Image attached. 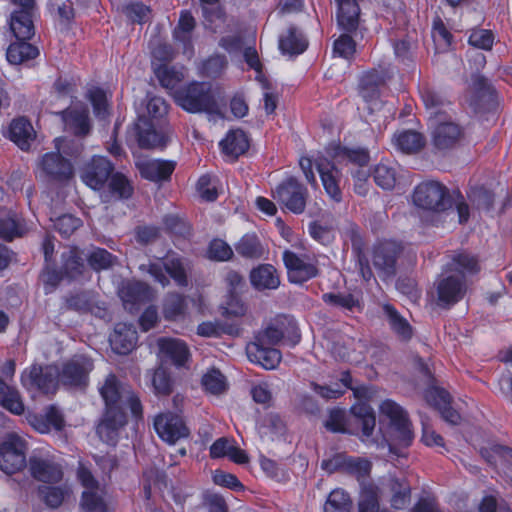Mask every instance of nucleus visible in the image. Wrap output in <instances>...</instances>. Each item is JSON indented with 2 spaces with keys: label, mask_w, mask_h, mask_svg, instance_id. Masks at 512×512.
Segmentation results:
<instances>
[{
  "label": "nucleus",
  "mask_w": 512,
  "mask_h": 512,
  "mask_svg": "<svg viewBox=\"0 0 512 512\" xmlns=\"http://www.w3.org/2000/svg\"><path fill=\"white\" fill-rule=\"evenodd\" d=\"M109 189L118 199H129L133 194V187L130 181L120 172L112 173Z\"/></svg>",
  "instance_id": "obj_55"
},
{
  "label": "nucleus",
  "mask_w": 512,
  "mask_h": 512,
  "mask_svg": "<svg viewBox=\"0 0 512 512\" xmlns=\"http://www.w3.org/2000/svg\"><path fill=\"white\" fill-rule=\"evenodd\" d=\"M154 428L159 437L170 444L189 435V429L183 419L171 412L158 415L154 420Z\"/></svg>",
  "instance_id": "obj_19"
},
{
  "label": "nucleus",
  "mask_w": 512,
  "mask_h": 512,
  "mask_svg": "<svg viewBox=\"0 0 512 512\" xmlns=\"http://www.w3.org/2000/svg\"><path fill=\"white\" fill-rule=\"evenodd\" d=\"M64 308L79 314H93L104 319L107 317V309L104 303L97 300L96 294L89 290H81L69 293L64 297Z\"/></svg>",
  "instance_id": "obj_17"
},
{
  "label": "nucleus",
  "mask_w": 512,
  "mask_h": 512,
  "mask_svg": "<svg viewBox=\"0 0 512 512\" xmlns=\"http://www.w3.org/2000/svg\"><path fill=\"white\" fill-rule=\"evenodd\" d=\"M352 501L349 495L341 490H333L324 505V512H350Z\"/></svg>",
  "instance_id": "obj_51"
},
{
  "label": "nucleus",
  "mask_w": 512,
  "mask_h": 512,
  "mask_svg": "<svg viewBox=\"0 0 512 512\" xmlns=\"http://www.w3.org/2000/svg\"><path fill=\"white\" fill-rule=\"evenodd\" d=\"M10 139L22 150H28L35 139V131L28 119L19 117L10 124Z\"/></svg>",
  "instance_id": "obj_36"
},
{
  "label": "nucleus",
  "mask_w": 512,
  "mask_h": 512,
  "mask_svg": "<svg viewBox=\"0 0 512 512\" xmlns=\"http://www.w3.org/2000/svg\"><path fill=\"white\" fill-rule=\"evenodd\" d=\"M324 427L333 433H347L345 411L342 409H332L324 421Z\"/></svg>",
  "instance_id": "obj_60"
},
{
  "label": "nucleus",
  "mask_w": 512,
  "mask_h": 512,
  "mask_svg": "<svg viewBox=\"0 0 512 512\" xmlns=\"http://www.w3.org/2000/svg\"><path fill=\"white\" fill-rule=\"evenodd\" d=\"M188 269V262L177 256L167 257L163 262H149L139 266L142 273L149 274L163 287L170 283L166 273L178 286L186 287L188 285Z\"/></svg>",
  "instance_id": "obj_5"
},
{
  "label": "nucleus",
  "mask_w": 512,
  "mask_h": 512,
  "mask_svg": "<svg viewBox=\"0 0 512 512\" xmlns=\"http://www.w3.org/2000/svg\"><path fill=\"white\" fill-rule=\"evenodd\" d=\"M209 258L216 261H228L234 253L228 243L221 239L211 241L208 249Z\"/></svg>",
  "instance_id": "obj_61"
},
{
  "label": "nucleus",
  "mask_w": 512,
  "mask_h": 512,
  "mask_svg": "<svg viewBox=\"0 0 512 512\" xmlns=\"http://www.w3.org/2000/svg\"><path fill=\"white\" fill-rule=\"evenodd\" d=\"M21 236V226L16 215L11 212H0V238L11 241Z\"/></svg>",
  "instance_id": "obj_52"
},
{
  "label": "nucleus",
  "mask_w": 512,
  "mask_h": 512,
  "mask_svg": "<svg viewBox=\"0 0 512 512\" xmlns=\"http://www.w3.org/2000/svg\"><path fill=\"white\" fill-rule=\"evenodd\" d=\"M431 143L438 152H444L456 148L464 139L463 128L445 117L432 120Z\"/></svg>",
  "instance_id": "obj_9"
},
{
  "label": "nucleus",
  "mask_w": 512,
  "mask_h": 512,
  "mask_svg": "<svg viewBox=\"0 0 512 512\" xmlns=\"http://www.w3.org/2000/svg\"><path fill=\"white\" fill-rule=\"evenodd\" d=\"M59 115L62 118L66 131L80 137H84L90 133L89 111L86 107L76 106L67 108L59 112Z\"/></svg>",
  "instance_id": "obj_23"
},
{
  "label": "nucleus",
  "mask_w": 512,
  "mask_h": 512,
  "mask_svg": "<svg viewBox=\"0 0 512 512\" xmlns=\"http://www.w3.org/2000/svg\"><path fill=\"white\" fill-rule=\"evenodd\" d=\"M325 152L333 162L327 158H317L316 167L326 193L336 202H340L342 199L339 187L340 171L335 164L351 162L359 166H366L370 160L369 152L364 148H347L336 143L329 144L325 148Z\"/></svg>",
  "instance_id": "obj_2"
},
{
  "label": "nucleus",
  "mask_w": 512,
  "mask_h": 512,
  "mask_svg": "<svg viewBox=\"0 0 512 512\" xmlns=\"http://www.w3.org/2000/svg\"><path fill=\"white\" fill-rule=\"evenodd\" d=\"M386 83L385 73L373 69L363 74L360 79L359 91L365 101L379 97L380 88Z\"/></svg>",
  "instance_id": "obj_39"
},
{
  "label": "nucleus",
  "mask_w": 512,
  "mask_h": 512,
  "mask_svg": "<svg viewBox=\"0 0 512 512\" xmlns=\"http://www.w3.org/2000/svg\"><path fill=\"white\" fill-rule=\"evenodd\" d=\"M472 88L473 95L470 99V105L476 112L490 110L494 107V89L487 78L481 75H473Z\"/></svg>",
  "instance_id": "obj_24"
},
{
  "label": "nucleus",
  "mask_w": 512,
  "mask_h": 512,
  "mask_svg": "<svg viewBox=\"0 0 512 512\" xmlns=\"http://www.w3.org/2000/svg\"><path fill=\"white\" fill-rule=\"evenodd\" d=\"M392 140L396 148L406 154L419 152L426 143L424 135L415 130L398 131Z\"/></svg>",
  "instance_id": "obj_41"
},
{
  "label": "nucleus",
  "mask_w": 512,
  "mask_h": 512,
  "mask_svg": "<svg viewBox=\"0 0 512 512\" xmlns=\"http://www.w3.org/2000/svg\"><path fill=\"white\" fill-rule=\"evenodd\" d=\"M251 285L258 291L274 290L280 285L276 268L270 264H260L250 272Z\"/></svg>",
  "instance_id": "obj_30"
},
{
  "label": "nucleus",
  "mask_w": 512,
  "mask_h": 512,
  "mask_svg": "<svg viewBox=\"0 0 512 512\" xmlns=\"http://www.w3.org/2000/svg\"><path fill=\"white\" fill-rule=\"evenodd\" d=\"M161 236V230L157 226L142 225L135 228V239L141 245L155 243Z\"/></svg>",
  "instance_id": "obj_63"
},
{
  "label": "nucleus",
  "mask_w": 512,
  "mask_h": 512,
  "mask_svg": "<svg viewBox=\"0 0 512 512\" xmlns=\"http://www.w3.org/2000/svg\"><path fill=\"white\" fill-rule=\"evenodd\" d=\"M88 265L94 271H101L111 268L116 261V257L104 248L94 247L86 255Z\"/></svg>",
  "instance_id": "obj_48"
},
{
  "label": "nucleus",
  "mask_w": 512,
  "mask_h": 512,
  "mask_svg": "<svg viewBox=\"0 0 512 512\" xmlns=\"http://www.w3.org/2000/svg\"><path fill=\"white\" fill-rule=\"evenodd\" d=\"M93 369L94 362L90 357L75 355L62 364L58 371V381L69 388L85 389Z\"/></svg>",
  "instance_id": "obj_7"
},
{
  "label": "nucleus",
  "mask_w": 512,
  "mask_h": 512,
  "mask_svg": "<svg viewBox=\"0 0 512 512\" xmlns=\"http://www.w3.org/2000/svg\"><path fill=\"white\" fill-rule=\"evenodd\" d=\"M402 253V246L395 241L379 243L373 253V264L384 277H392L396 274V263Z\"/></svg>",
  "instance_id": "obj_21"
},
{
  "label": "nucleus",
  "mask_w": 512,
  "mask_h": 512,
  "mask_svg": "<svg viewBox=\"0 0 512 512\" xmlns=\"http://www.w3.org/2000/svg\"><path fill=\"white\" fill-rule=\"evenodd\" d=\"M308 47V40L295 26H290L286 33L279 38V49L283 54L296 56L302 54Z\"/></svg>",
  "instance_id": "obj_33"
},
{
  "label": "nucleus",
  "mask_w": 512,
  "mask_h": 512,
  "mask_svg": "<svg viewBox=\"0 0 512 512\" xmlns=\"http://www.w3.org/2000/svg\"><path fill=\"white\" fill-rule=\"evenodd\" d=\"M81 225V219L72 214H63L53 220V227L63 237L71 236Z\"/></svg>",
  "instance_id": "obj_59"
},
{
  "label": "nucleus",
  "mask_w": 512,
  "mask_h": 512,
  "mask_svg": "<svg viewBox=\"0 0 512 512\" xmlns=\"http://www.w3.org/2000/svg\"><path fill=\"white\" fill-rule=\"evenodd\" d=\"M0 405L15 415H21L24 412L19 391L10 386L0 377Z\"/></svg>",
  "instance_id": "obj_44"
},
{
  "label": "nucleus",
  "mask_w": 512,
  "mask_h": 512,
  "mask_svg": "<svg viewBox=\"0 0 512 512\" xmlns=\"http://www.w3.org/2000/svg\"><path fill=\"white\" fill-rule=\"evenodd\" d=\"M81 506L85 512H106L103 499L95 491L83 492Z\"/></svg>",
  "instance_id": "obj_64"
},
{
  "label": "nucleus",
  "mask_w": 512,
  "mask_h": 512,
  "mask_svg": "<svg viewBox=\"0 0 512 512\" xmlns=\"http://www.w3.org/2000/svg\"><path fill=\"white\" fill-rule=\"evenodd\" d=\"M27 41L28 40H17L9 45L7 49V60L11 64L18 65L37 57L39 54L37 47Z\"/></svg>",
  "instance_id": "obj_45"
},
{
  "label": "nucleus",
  "mask_w": 512,
  "mask_h": 512,
  "mask_svg": "<svg viewBox=\"0 0 512 512\" xmlns=\"http://www.w3.org/2000/svg\"><path fill=\"white\" fill-rule=\"evenodd\" d=\"M157 345L161 356L176 366H184L189 358L187 345L179 339L159 338Z\"/></svg>",
  "instance_id": "obj_28"
},
{
  "label": "nucleus",
  "mask_w": 512,
  "mask_h": 512,
  "mask_svg": "<svg viewBox=\"0 0 512 512\" xmlns=\"http://www.w3.org/2000/svg\"><path fill=\"white\" fill-rule=\"evenodd\" d=\"M38 493L46 506L56 509L63 504L67 497L70 496L71 490L66 485L43 486L39 488Z\"/></svg>",
  "instance_id": "obj_46"
},
{
  "label": "nucleus",
  "mask_w": 512,
  "mask_h": 512,
  "mask_svg": "<svg viewBox=\"0 0 512 512\" xmlns=\"http://www.w3.org/2000/svg\"><path fill=\"white\" fill-rule=\"evenodd\" d=\"M27 465L31 476L37 481L57 483L63 478L61 465L48 456L34 454L30 456Z\"/></svg>",
  "instance_id": "obj_20"
},
{
  "label": "nucleus",
  "mask_w": 512,
  "mask_h": 512,
  "mask_svg": "<svg viewBox=\"0 0 512 512\" xmlns=\"http://www.w3.org/2000/svg\"><path fill=\"white\" fill-rule=\"evenodd\" d=\"M350 412L354 424L361 426L362 441H365V439H368L373 434L376 425L373 409L366 403H357L351 407Z\"/></svg>",
  "instance_id": "obj_38"
},
{
  "label": "nucleus",
  "mask_w": 512,
  "mask_h": 512,
  "mask_svg": "<svg viewBox=\"0 0 512 512\" xmlns=\"http://www.w3.org/2000/svg\"><path fill=\"white\" fill-rule=\"evenodd\" d=\"M466 290L463 273L443 275L436 282V304L442 308H450L464 297Z\"/></svg>",
  "instance_id": "obj_13"
},
{
  "label": "nucleus",
  "mask_w": 512,
  "mask_h": 512,
  "mask_svg": "<svg viewBox=\"0 0 512 512\" xmlns=\"http://www.w3.org/2000/svg\"><path fill=\"white\" fill-rule=\"evenodd\" d=\"M21 382L27 389H36L44 394H54L58 384V371L53 367L32 365L21 375Z\"/></svg>",
  "instance_id": "obj_16"
},
{
  "label": "nucleus",
  "mask_w": 512,
  "mask_h": 512,
  "mask_svg": "<svg viewBox=\"0 0 512 512\" xmlns=\"http://www.w3.org/2000/svg\"><path fill=\"white\" fill-rule=\"evenodd\" d=\"M291 346L296 345L300 341V333L295 322L287 317L279 318L275 323L267 326V328L255 335L253 343L274 347L285 335Z\"/></svg>",
  "instance_id": "obj_11"
},
{
  "label": "nucleus",
  "mask_w": 512,
  "mask_h": 512,
  "mask_svg": "<svg viewBox=\"0 0 512 512\" xmlns=\"http://www.w3.org/2000/svg\"><path fill=\"white\" fill-rule=\"evenodd\" d=\"M426 401L433 405L441 414V417L451 425H458L461 421L460 414L451 407L452 397L443 388L430 387L425 392Z\"/></svg>",
  "instance_id": "obj_22"
},
{
  "label": "nucleus",
  "mask_w": 512,
  "mask_h": 512,
  "mask_svg": "<svg viewBox=\"0 0 512 512\" xmlns=\"http://www.w3.org/2000/svg\"><path fill=\"white\" fill-rule=\"evenodd\" d=\"M380 411L389 419L391 435L394 440L402 446H409L413 439V432L405 411L392 400L382 402Z\"/></svg>",
  "instance_id": "obj_10"
},
{
  "label": "nucleus",
  "mask_w": 512,
  "mask_h": 512,
  "mask_svg": "<svg viewBox=\"0 0 512 512\" xmlns=\"http://www.w3.org/2000/svg\"><path fill=\"white\" fill-rule=\"evenodd\" d=\"M202 385L206 391L218 395L226 390L225 377L216 369H212L202 377Z\"/></svg>",
  "instance_id": "obj_58"
},
{
  "label": "nucleus",
  "mask_w": 512,
  "mask_h": 512,
  "mask_svg": "<svg viewBox=\"0 0 512 512\" xmlns=\"http://www.w3.org/2000/svg\"><path fill=\"white\" fill-rule=\"evenodd\" d=\"M373 178L378 186L390 190L396 184V170L386 164H378L374 169Z\"/></svg>",
  "instance_id": "obj_56"
},
{
  "label": "nucleus",
  "mask_w": 512,
  "mask_h": 512,
  "mask_svg": "<svg viewBox=\"0 0 512 512\" xmlns=\"http://www.w3.org/2000/svg\"><path fill=\"white\" fill-rule=\"evenodd\" d=\"M177 104L190 113H215L217 101L211 85L206 82H192L175 92Z\"/></svg>",
  "instance_id": "obj_4"
},
{
  "label": "nucleus",
  "mask_w": 512,
  "mask_h": 512,
  "mask_svg": "<svg viewBox=\"0 0 512 512\" xmlns=\"http://www.w3.org/2000/svg\"><path fill=\"white\" fill-rule=\"evenodd\" d=\"M41 176L55 183L69 181L74 175L71 162L59 152H49L39 162Z\"/></svg>",
  "instance_id": "obj_15"
},
{
  "label": "nucleus",
  "mask_w": 512,
  "mask_h": 512,
  "mask_svg": "<svg viewBox=\"0 0 512 512\" xmlns=\"http://www.w3.org/2000/svg\"><path fill=\"white\" fill-rule=\"evenodd\" d=\"M137 332L132 325L126 323H117L114 331L109 336V342L112 350L120 355H126L135 347L137 343Z\"/></svg>",
  "instance_id": "obj_25"
},
{
  "label": "nucleus",
  "mask_w": 512,
  "mask_h": 512,
  "mask_svg": "<svg viewBox=\"0 0 512 512\" xmlns=\"http://www.w3.org/2000/svg\"><path fill=\"white\" fill-rule=\"evenodd\" d=\"M272 197L290 212L301 214L306 208L308 190L295 177H288L276 186Z\"/></svg>",
  "instance_id": "obj_8"
},
{
  "label": "nucleus",
  "mask_w": 512,
  "mask_h": 512,
  "mask_svg": "<svg viewBox=\"0 0 512 512\" xmlns=\"http://www.w3.org/2000/svg\"><path fill=\"white\" fill-rule=\"evenodd\" d=\"M120 296L125 307L132 311L135 306L150 299L151 289L149 285L143 282L127 283L120 290Z\"/></svg>",
  "instance_id": "obj_35"
},
{
  "label": "nucleus",
  "mask_w": 512,
  "mask_h": 512,
  "mask_svg": "<svg viewBox=\"0 0 512 512\" xmlns=\"http://www.w3.org/2000/svg\"><path fill=\"white\" fill-rule=\"evenodd\" d=\"M283 261L287 269L288 280L291 283L303 284L319 274L317 261L308 255L285 250L283 252Z\"/></svg>",
  "instance_id": "obj_12"
},
{
  "label": "nucleus",
  "mask_w": 512,
  "mask_h": 512,
  "mask_svg": "<svg viewBox=\"0 0 512 512\" xmlns=\"http://www.w3.org/2000/svg\"><path fill=\"white\" fill-rule=\"evenodd\" d=\"M246 352L250 361L260 364L265 369H274L281 361V353L274 347L250 342Z\"/></svg>",
  "instance_id": "obj_29"
},
{
  "label": "nucleus",
  "mask_w": 512,
  "mask_h": 512,
  "mask_svg": "<svg viewBox=\"0 0 512 512\" xmlns=\"http://www.w3.org/2000/svg\"><path fill=\"white\" fill-rule=\"evenodd\" d=\"M113 172L114 165L109 159L103 156H94L82 167L80 177L90 188L100 190Z\"/></svg>",
  "instance_id": "obj_18"
},
{
  "label": "nucleus",
  "mask_w": 512,
  "mask_h": 512,
  "mask_svg": "<svg viewBox=\"0 0 512 512\" xmlns=\"http://www.w3.org/2000/svg\"><path fill=\"white\" fill-rule=\"evenodd\" d=\"M337 23L345 32H356L360 21L359 0H335Z\"/></svg>",
  "instance_id": "obj_26"
},
{
  "label": "nucleus",
  "mask_w": 512,
  "mask_h": 512,
  "mask_svg": "<svg viewBox=\"0 0 512 512\" xmlns=\"http://www.w3.org/2000/svg\"><path fill=\"white\" fill-rule=\"evenodd\" d=\"M382 311L390 329L396 337L403 342L411 340L414 331L408 320L404 318L391 304H384L382 306Z\"/></svg>",
  "instance_id": "obj_31"
},
{
  "label": "nucleus",
  "mask_w": 512,
  "mask_h": 512,
  "mask_svg": "<svg viewBox=\"0 0 512 512\" xmlns=\"http://www.w3.org/2000/svg\"><path fill=\"white\" fill-rule=\"evenodd\" d=\"M86 254L77 247H70L67 251L62 253V270L63 273L70 279H76L83 275L85 266Z\"/></svg>",
  "instance_id": "obj_42"
},
{
  "label": "nucleus",
  "mask_w": 512,
  "mask_h": 512,
  "mask_svg": "<svg viewBox=\"0 0 512 512\" xmlns=\"http://www.w3.org/2000/svg\"><path fill=\"white\" fill-rule=\"evenodd\" d=\"M469 44L483 50H491L494 42V35L490 30L475 29L471 32Z\"/></svg>",
  "instance_id": "obj_62"
},
{
  "label": "nucleus",
  "mask_w": 512,
  "mask_h": 512,
  "mask_svg": "<svg viewBox=\"0 0 512 512\" xmlns=\"http://www.w3.org/2000/svg\"><path fill=\"white\" fill-rule=\"evenodd\" d=\"M166 230L174 236L188 238L191 235V226L177 215H168L163 219Z\"/></svg>",
  "instance_id": "obj_57"
},
{
  "label": "nucleus",
  "mask_w": 512,
  "mask_h": 512,
  "mask_svg": "<svg viewBox=\"0 0 512 512\" xmlns=\"http://www.w3.org/2000/svg\"><path fill=\"white\" fill-rule=\"evenodd\" d=\"M142 178L153 182H161L170 179L175 169L173 161L145 160L136 164Z\"/></svg>",
  "instance_id": "obj_27"
},
{
  "label": "nucleus",
  "mask_w": 512,
  "mask_h": 512,
  "mask_svg": "<svg viewBox=\"0 0 512 512\" xmlns=\"http://www.w3.org/2000/svg\"><path fill=\"white\" fill-rule=\"evenodd\" d=\"M236 252L245 259L259 260L265 258L267 249L254 233L243 235L235 244Z\"/></svg>",
  "instance_id": "obj_37"
},
{
  "label": "nucleus",
  "mask_w": 512,
  "mask_h": 512,
  "mask_svg": "<svg viewBox=\"0 0 512 512\" xmlns=\"http://www.w3.org/2000/svg\"><path fill=\"white\" fill-rule=\"evenodd\" d=\"M186 310L185 298L177 293L169 294L163 304V314L167 320H176L182 317Z\"/></svg>",
  "instance_id": "obj_50"
},
{
  "label": "nucleus",
  "mask_w": 512,
  "mask_h": 512,
  "mask_svg": "<svg viewBox=\"0 0 512 512\" xmlns=\"http://www.w3.org/2000/svg\"><path fill=\"white\" fill-rule=\"evenodd\" d=\"M155 75L160 84L166 89H174L184 78L182 72L166 64H161L157 67Z\"/></svg>",
  "instance_id": "obj_54"
},
{
  "label": "nucleus",
  "mask_w": 512,
  "mask_h": 512,
  "mask_svg": "<svg viewBox=\"0 0 512 512\" xmlns=\"http://www.w3.org/2000/svg\"><path fill=\"white\" fill-rule=\"evenodd\" d=\"M358 507L359 512H380L377 486L374 484L363 485Z\"/></svg>",
  "instance_id": "obj_49"
},
{
  "label": "nucleus",
  "mask_w": 512,
  "mask_h": 512,
  "mask_svg": "<svg viewBox=\"0 0 512 512\" xmlns=\"http://www.w3.org/2000/svg\"><path fill=\"white\" fill-rule=\"evenodd\" d=\"M19 9L11 14L10 29L17 40H30L35 34L33 15L35 0H10Z\"/></svg>",
  "instance_id": "obj_14"
},
{
  "label": "nucleus",
  "mask_w": 512,
  "mask_h": 512,
  "mask_svg": "<svg viewBox=\"0 0 512 512\" xmlns=\"http://www.w3.org/2000/svg\"><path fill=\"white\" fill-rule=\"evenodd\" d=\"M220 147L226 156L230 157L232 160H236L248 150L249 140L242 130H232L229 131L225 139L220 142Z\"/></svg>",
  "instance_id": "obj_40"
},
{
  "label": "nucleus",
  "mask_w": 512,
  "mask_h": 512,
  "mask_svg": "<svg viewBox=\"0 0 512 512\" xmlns=\"http://www.w3.org/2000/svg\"><path fill=\"white\" fill-rule=\"evenodd\" d=\"M413 202L419 208L438 213L455 205L459 223H466L469 219V206L464 197L459 192L451 194L446 186L437 181L418 184L413 192Z\"/></svg>",
  "instance_id": "obj_3"
},
{
  "label": "nucleus",
  "mask_w": 512,
  "mask_h": 512,
  "mask_svg": "<svg viewBox=\"0 0 512 512\" xmlns=\"http://www.w3.org/2000/svg\"><path fill=\"white\" fill-rule=\"evenodd\" d=\"M135 129L137 132L138 144L141 148L150 149L165 145L163 136L155 130L151 119L146 116L138 117Z\"/></svg>",
  "instance_id": "obj_32"
},
{
  "label": "nucleus",
  "mask_w": 512,
  "mask_h": 512,
  "mask_svg": "<svg viewBox=\"0 0 512 512\" xmlns=\"http://www.w3.org/2000/svg\"><path fill=\"white\" fill-rule=\"evenodd\" d=\"M27 442L16 433H9L0 444V470L14 474L22 470L26 461Z\"/></svg>",
  "instance_id": "obj_6"
},
{
  "label": "nucleus",
  "mask_w": 512,
  "mask_h": 512,
  "mask_svg": "<svg viewBox=\"0 0 512 512\" xmlns=\"http://www.w3.org/2000/svg\"><path fill=\"white\" fill-rule=\"evenodd\" d=\"M324 303L341 308L343 310L354 312L355 309H361L360 299L352 293H324L322 295Z\"/></svg>",
  "instance_id": "obj_47"
},
{
  "label": "nucleus",
  "mask_w": 512,
  "mask_h": 512,
  "mask_svg": "<svg viewBox=\"0 0 512 512\" xmlns=\"http://www.w3.org/2000/svg\"><path fill=\"white\" fill-rule=\"evenodd\" d=\"M387 485L391 493L390 503L392 507L395 509L405 508L411 499V487L407 479L391 477Z\"/></svg>",
  "instance_id": "obj_43"
},
{
  "label": "nucleus",
  "mask_w": 512,
  "mask_h": 512,
  "mask_svg": "<svg viewBox=\"0 0 512 512\" xmlns=\"http://www.w3.org/2000/svg\"><path fill=\"white\" fill-rule=\"evenodd\" d=\"M120 380L114 374H109L99 388L100 394L105 402L106 411L96 428L100 439L107 444L115 445L118 431L126 424L124 412V397L128 392Z\"/></svg>",
  "instance_id": "obj_1"
},
{
  "label": "nucleus",
  "mask_w": 512,
  "mask_h": 512,
  "mask_svg": "<svg viewBox=\"0 0 512 512\" xmlns=\"http://www.w3.org/2000/svg\"><path fill=\"white\" fill-rule=\"evenodd\" d=\"M174 381L169 372L162 366L154 370L152 386L156 395L168 396L173 391Z\"/></svg>",
  "instance_id": "obj_53"
},
{
  "label": "nucleus",
  "mask_w": 512,
  "mask_h": 512,
  "mask_svg": "<svg viewBox=\"0 0 512 512\" xmlns=\"http://www.w3.org/2000/svg\"><path fill=\"white\" fill-rule=\"evenodd\" d=\"M421 97L426 109L429 111V120H436L445 117L447 108L450 107V101L440 92L430 87H424L421 91Z\"/></svg>",
  "instance_id": "obj_34"
}]
</instances>
